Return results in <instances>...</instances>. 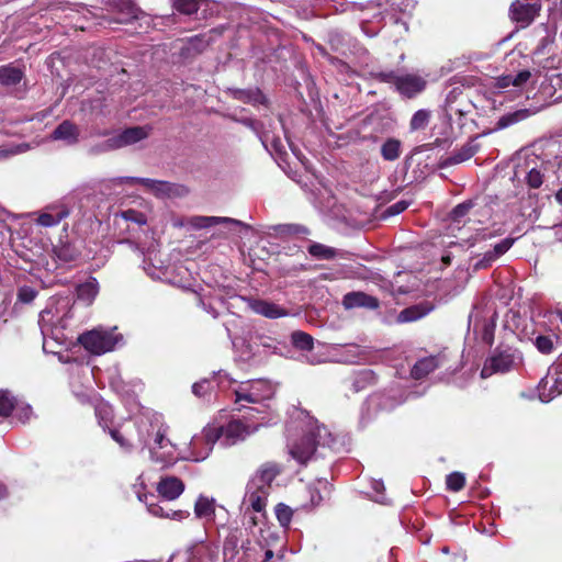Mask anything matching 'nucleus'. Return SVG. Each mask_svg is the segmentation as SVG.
I'll return each instance as SVG.
<instances>
[{"instance_id": "a19ab883", "label": "nucleus", "mask_w": 562, "mask_h": 562, "mask_svg": "<svg viewBox=\"0 0 562 562\" xmlns=\"http://www.w3.org/2000/svg\"><path fill=\"white\" fill-rule=\"evenodd\" d=\"M291 340L301 350H311L313 348V337L304 331H294L291 335Z\"/></svg>"}, {"instance_id": "37998d69", "label": "nucleus", "mask_w": 562, "mask_h": 562, "mask_svg": "<svg viewBox=\"0 0 562 562\" xmlns=\"http://www.w3.org/2000/svg\"><path fill=\"white\" fill-rule=\"evenodd\" d=\"M172 7L176 11L191 15L196 13L199 10V1L198 0H173Z\"/></svg>"}, {"instance_id": "423d86ee", "label": "nucleus", "mask_w": 562, "mask_h": 562, "mask_svg": "<svg viewBox=\"0 0 562 562\" xmlns=\"http://www.w3.org/2000/svg\"><path fill=\"white\" fill-rule=\"evenodd\" d=\"M522 364V355L514 348L496 349L484 362L481 370L483 379L496 373H506Z\"/></svg>"}, {"instance_id": "39448f33", "label": "nucleus", "mask_w": 562, "mask_h": 562, "mask_svg": "<svg viewBox=\"0 0 562 562\" xmlns=\"http://www.w3.org/2000/svg\"><path fill=\"white\" fill-rule=\"evenodd\" d=\"M122 340V335L116 334L115 328L106 329L103 327L86 331L78 337V341L86 350L98 356L114 350Z\"/></svg>"}, {"instance_id": "dca6fc26", "label": "nucleus", "mask_w": 562, "mask_h": 562, "mask_svg": "<svg viewBox=\"0 0 562 562\" xmlns=\"http://www.w3.org/2000/svg\"><path fill=\"white\" fill-rule=\"evenodd\" d=\"M186 554V562H217L218 548L203 539L190 544Z\"/></svg>"}, {"instance_id": "f3484780", "label": "nucleus", "mask_w": 562, "mask_h": 562, "mask_svg": "<svg viewBox=\"0 0 562 562\" xmlns=\"http://www.w3.org/2000/svg\"><path fill=\"white\" fill-rule=\"evenodd\" d=\"M43 312H49L54 317L53 326L67 325L71 318V307L68 297L52 299Z\"/></svg>"}, {"instance_id": "de8ad7c7", "label": "nucleus", "mask_w": 562, "mask_h": 562, "mask_svg": "<svg viewBox=\"0 0 562 562\" xmlns=\"http://www.w3.org/2000/svg\"><path fill=\"white\" fill-rule=\"evenodd\" d=\"M214 33H216V31L212 30L209 33L200 34L194 37H191L190 38L191 46L198 50H203L213 41L212 34H214Z\"/></svg>"}, {"instance_id": "69168bd1", "label": "nucleus", "mask_w": 562, "mask_h": 562, "mask_svg": "<svg viewBox=\"0 0 562 562\" xmlns=\"http://www.w3.org/2000/svg\"><path fill=\"white\" fill-rule=\"evenodd\" d=\"M372 488L376 492V493H382L384 491V484L382 481H373L372 483Z\"/></svg>"}, {"instance_id": "20e7f679", "label": "nucleus", "mask_w": 562, "mask_h": 562, "mask_svg": "<svg viewBox=\"0 0 562 562\" xmlns=\"http://www.w3.org/2000/svg\"><path fill=\"white\" fill-rule=\"evenodd\" d=\"M279 473L280 469L274 463H265L256 471L246 486L243 501L246 510L263 513L272 490V482Z\"/></svg>"}, {"instance_id": "4c0bfd02", "label": "nucleus", "mask_w": 562, "mask_h": 562, "mask_svg": "<svg viewBox=\"0 0 562 562\" xmlns=\"http://www.w3.org/2000/svg\"><path fill=\"white\" fill-rule=\"evenodd\" d=\"M274 514L280 526L283 529H288L293 518L294 510L284 503H279L274 507Z\"/></svg>"}, {"instance_id": "c03bdc74", "label": "nucleus", "mask_w": 562, "mask_h": 562, "mask_svg": "<svg viewBox=\"0 0 562 562\" xmlns=\"http://www.w3.org/2000/svg\"><path fill=\"white\" fill-rule=\"evenodd\" d=\"M430 114L426 110H418L414 113L411 119L409 127L412 131H418L426 127L428 124Z\"/></svg>"}, {"instance_id": "7c9ffc66", "label": "nucleus", "mask_w": 562, "mask_h": 562, "mask_svg": "<svg viewBox=\"0 0 562 562\" xmlns=\"http://www.w3.org/2000/svg\"><path fill=\"white\" fill-rule=\"evenodd\" d=\"M335 357L338 362L356 363L361 357V348L356 344L344 345L335 348Z\"/></svg>"}, {"instance_id": "8fccbe9b", "label": "nucleus", "mask_w": 562, "mask_h": 562, "mask_svg": "<svg viewBox=\"0 0 562 562\" xmlns=\"http://www.w3.org/2000/svg\"><path fill=\"white\" fill-rule=\"evenodd\" d=\"M527 184L532 189H538L543 183V173L537 168H532L526 176Z\"/></svg>"}, {"instance_id": "2eb2a0df", "label": "nucleus", "mask_w": 562, "mask_h": 562, "mask_svg": "<svg viewBox=\"0 0 562 562\" xmlns=\"http://www.w3.org/2000/svg\"><path fill=\"white\" fill-rule=\"evenodd\" d=\"M149 126H134L124 130L120 134L109 138L104 146L106 149H117L136 144L149 136Z\"/></svg>"}, {"instance_id": "473e14b6", "label": "nucleus", "mask_w": 562, "mask_h": 562, "mask_svg": "<svg viewBox=\"0 0 562 562\" xmlns=\"http://www.w3.org/2000/svg\"><path fill=\"white\" fill-rule=\"evenodd\" d=\"M233 95L236 100L250 104H262L266 101L259 89H237L233 92Z\"/></svg>"}, {"instance_id": "412c9836", "label": "nucleus", "mask_w": 562, "mask_h": 562, "mask_svg": "<svg viewBox=\"0 0 562 562\" xmlns=\"http://www.w3.org/2000/svg\"><path fill=\"white\" fill-rule=\"evenodd\" d=\"M342 305L347 310L356 307L375 310L379 307V301L376 297L363 292H350L344 295Z\"/></svg>"}, {"instance_id": "f257e3e1", "label": "nucleus", "mask_w": 562, "mask_h": 562, "mask_svg": "<svg viewBox=\"0 0 562 562\" xmlns=\"http://www.w3.org/2000/svg\"><path fill=\"white\" fill-rule=\"evenodd\" d=\"M294 420L288 425V450L300 464L305 465L317 447L333 448L335 438L325 425H319L305 411L295 409Z\"/></svg>"}, {"instance_id": "bb28decb", "label": "nucleus", "mask_w": 562, "mask_h": 562, "mask_svg": "<svg viewBox=\"0 0 562 562\" xmlns=\"http://www.w3.org/2000/svg\"><path fill=\"white\" fill-rule=\"evenodd\" d=\"M536 113H537V111L531 110V109H519L514 112L506 113L497 120L494 130L501 131V130L507 128L516 123L527 120L528 117H530L531 115H533Z\"/></svg>"}, {"instance_id": "a878e982", "label": "nucleus", "mask_w": 562, "mask_h": 562, "mask_svg": "<svg viewBox=\"0 0 562 562\" xmlns=\"http://www.w3.org/2000/svg\"><path fill=\"white\" fill-rule=\"evenodd\" d=\"M77 299L86 305L92 304L99 293V282L95 278H88L76 288Z\"/></svg>"}, {"instance_id": "680f3d73", "label": "nucleus", "mask_w": 562, "mask_h": 562, "mask_svg": "<svg viewBox=\"0 0 562 562\" xmlns=\"http://www.w3.org/2000/svg\"><path fill=\"white\" fill-rule=\"evenodd\" d=\"M496 259L497 257L488 250L475 262L474 267L479 269L491 267Z\"/></svg>"}, {"instance_id": "052dcab7", "label": "nucleus", "mask_w": 562, "mask_h": 562, "mask_svg": "<svg viewBox=\"0 0 562 562\" xmlns=\"http://www.w3.org/2000/svg\"><path fill=\"white\" fill-rule=\"evenodd\" d=\"M409 206V202L407 201H397L396 203L390 205L385 211V216H395L404 212Z\"/></svg>"}, {"instance_id": "0e129e2a", "label": "nucleus", "mask_w": 562, "mask_h": 562, "mask_svg": "<svg viewBox=\"0 0 562 562\" xmlns=\"http://www.w3.org/2000/svg\"><path fill=\"white\" fill-rule=\"evenodd\" d=\"M311 502L314 506L318 505L322 501V496L319 495L318 492L314 491V490H311Z\"/></svg>"}, {"instance_id": "a211bd4d", "label": "nucleus", "mask_w": 562, "mask_h": 562, "mask_svg": "<svg viewBox=\"0 0 562 562\" xmlns=\"http://www.w3.org/2000/svg\"><path fill=\"white\" fill-rule=\"evenodd\" d=\"M244 301L254 313L268 318H279L288 315L285 310L266 300L246 297Z\"/></svg>"}, {"instance_id": "79ce46f5", "label": "nucleus", "mask_w": 562, "mask_h": 562, "mask_svg": "<svg viewBox=\"0 0 562 562\" xmlns=\"http://www.w3.org/2000/svg\"><path fill=\"white\" fill-rule=\"evenodd\" d=\"M480 325L482 326V333H474V336L477 337L480 336L481 340L487 345H492L493 342V339H494V324L493 322H490V321H483L482 323H480ZM477 326L479 324L475 323L474 324V331H477Z\"/></svg>"}, {"instance_id": "2f4dec72", "label": "nucleus", "mask_w": 562, "mask_h": 562, "mask_svg": "<svg viewBox=\"0 0 562 562\" xmlns=\"http://www.w3.org/2000/svg\"><path fill=\"white\" fill-rule=\"evenodd\" d=\"M402 154V142L394 137H389L381 146V156L386 161H394Z\"/></svg>"}, {"instance_id": "f03ea898", "label": "nucleus", "mask_w": 562, "mask_h": 562, "mask_svg": "<svg viewBox=\"0 0 562 562\" xmlns=\"http://www.w3.org/2000/svg\"><path fill=\"white\" fill-rule=\"evenodd\" d=\"M214 380L221 390L232 389L234 401L240 406L238 409H247L245 416L247 419L265 416L267 420L270 419V424L274 423V418L270 416L268 405L265 403L273 396L276 391L269 381L257 379L237 383L223 371L217 372Z\"/></svg>"}, {"instance_id": "4be33fe9", "label": "nucleus", "mask_w": 562, "mask_h": 562, "mask_svg": "<svg viewBox=\"0 0 562 562\" xmlns=\"http://www.w3.org/2000/svg\"><path fill=\"white\" fill-rule=\"evenodd\" d=\"M216 502L213 497L200 495L194 504V515L205 524L213 522L216 514Z\"/></svg>"}, {"instance_id": "9b49d317", "label": "nucleus", "mask_w": 562, "mask_h": 562, "mask_svg": "<svg viewBox=\"0 0 562 562\" xmlns=\"http://www.w3.org/2000/svg\"><path fill=\"white\" fill-rule=\"evenodd\" d=\"M134 492L138 498L139 502L144 503L147 507V510L150 515L158 517V518H168L172 520H183L190 516V513L188 510H172V509H166L160 504H158L157 496L154 494H147L142 492L143 483H137L133 486Z\"/></svg>"}, {"instance_id": "ddd939ff", "label": "nucleus", "mask_w": 562, "mask_h": 562, "mask_svg": "<svg viewBox=\"0 0 562 562\" xmlns=\"http://www.w3.org/2000/svg\"><path fill=\"white\" fill-rule=\"evenodd\" d=\"M70 200L71 198L67 195L58 202L47 205L41 213H38L35 220L36 224L43 227L57 226L70 214Z\"/></svg>"}, {"instance_id": "6ab92c4d", "label": "nucleus", "mask_w": 562, "mask_h": 562, "mask_svg": "<svg viewBox=\"0 0 562 562\" xmlns=\"http://www.w3.org/2000/svg\"><path fill=\"white\" fill-rule=\"evenodd\" d=\"M445 357L441 355L429 356L419 359L412 368L411 375L415 380H420L438 368L443 367Z\"/></svg>"}, {"instance_id": "a18cd8bd", "label": "nucleus", "mask_w": 562, "mask_h": 562, "mask_svg": "<svg viewBox=\"0 0 562 562\" xmlns=\"http://www.w3.org/2000/svg\"><path fill=\"white\" fill-rule=\"evenodd\" d=\"M465 476L461 472H452L446 479V485L449 491L459 492L464 487Z\"/></svg>"}, {"instance_id": "6e6552de", "label": "nucleus", "mask_w": 562, "mask_h": 562, "mask_svg": "<svg viewBox=\"0 0 562 562\" xmlns=\"http://www.w3.org/2000/svg\"><path fill=\"white\" fill-rule=\"evenodd\" d=\"M53 315L49 312H41L38 325L43 335V349L45 352L58 353L55 347H65L71 345V337L67 335V325L53 326Z\"/></svg>"}, {"instance_id": "5701e85b", "label": "nucleus", "mask_w": 562, "mask_h": 562, "mask_svg": "<svg viewBox=\"0 0 562 562\" xmlns=\"http://www.w3.org/2000/svg\"><path fill=\"white\" fill-rule=\"evenodd\" d=\"M531 72L529 70H521L516 75L508 74L499 76L495 79L494 87L498 90H506L510 87L517 90L521 89L530 79Z\"/></svg>"}, {"instance_id": "1a4fd4ad", "label": "nucleus", "mask_w": 562, "mask_h": 562, "mask_svg": "<svg viewBox=\"0 0 562 562\" xmlns=\"http://www.w3.org/2000/svg\"><path fill=\"white\" fill-rule=\"evenodd\" d=\"M375 79L392 85L401 94L412 98L425 89L426 81L416 75L400 76L394 70L379 71Z\"/></svg>"}, {"instance_id": "c756f323", "label": "nucleus", "mask_w": 562, "mask_h": 562, "mask_svg": "<svg viewBox=\"0 0 562 562\" xmlns=\"http://www.w3.org/2000/svg\"><path fill=\"white\" fill-rule=\"evenodd\" d=\"M227 223L233 225H241V222L231 217L218 216H192L189 224L196 229L207 228L217 224Z\"/></svg>"}, {"instance_id": "f704fd0d", "label": "nucleus", "mask_w": 562, "mask_h": 562, "mask_svg": "<svg viewBox=\"0 0 562 562\" xmlns=\"http://www.w3.org/2000/svg\"><path fill=\"white\" fill-rule=\"evenodd\" d=\"M56 258L63 263H70L79 257V251L70 244H60L54 248Z\"/></svg>"}, {"instance_id": "3c124183", "label": "nucleus", "mask_w": 562, "mask_h": 562, "mask_svg": "<svg viewBox=\"0 0 562 562\" xmlns=\"http://www.w3.org/2000/svg\"><path fill=\"white\" fill-rule=\"evenodd\" d=\"M473 207L472 201H465L463 203L458 204L451 212V218L454 222H461V220L469 213V211Z\"/></svg>"}, {"instance_id": "603ef678", "label": "nucleus", "mask_w": 562, "mask_h": 562, "mask_svg": "<svg viewBox=\"0 0 562 562\" xmlns=\"http://www.w3.org/2000/svg\"><path fill=\"white\" fill-rule=\"evenodd\" d=\"M562 393V379H555L553 385L550 389L549 394L544 392L539 393V398L543 403L550 402L553 397Z\"/></svg>"}, {"instance_id": "bf43d9fd", "label": "nucleus", "mask_w": 562, "mask_h": 562, "mask_svg": "<svg viewBox=\"0 0 562 562\" xmlns=\"http://www.w3.org/2000/svg\"><path fill=\"white\" fill-rule=\"evenodd\" d=\"M212 389V381L204 379L192 385V392L194 395L201 397L204 396Z\"/></svg>"}, {"instance_id": "4d7b16f0", "label": "nucleus", "mask_w": 562, "mask_h": 562, "mask_svg": "<svg viewBox=\"0 0 562 562\" xmlns=\"http://www.w3.org/2000/svg\"><path fill=\"white\" fill-rule=\"evenodd\" d=\"M109 434L112 437V439L116 441L125 452L132 451V443L128 440H126L117 429L112 428L109 430Z\"/></svg>"}, {"instance_id": "0eeeda50", "label": "nucleus", "mask_w": 562, "mask_h": 562, "mask_svg": "<svg viewBox=\"0 0 562 562\" xmlns=\"http://www.w3.org/2000/svg\"><path fill=\"white\" fill-rule=\"evenodd\" d=\"M250 424H244L241 420H232L225 426L216 427L218 440L222 446L228 447L245 440L250 434L255 432L260 426L270 425V419L265 416L249 419Z\"/></svg>"}, {"instance_id": "4468645a", "label": "nucleus", "mask_w": 562, "mask_h": 562, "mask_svg": "<svg viewBox=\"0 0 562 562\" xmlns=\"http://www.w3.org/2000/svg\"><path fill=\"white\" fill-rule=\"evenodd\" d=\"M541 4L537 0H516L512 3L509 15L521 27L528 26L539 14Z\"/></svg>"}, {"instance_id": "ea45409f", "label": "nucleus", "mask_w": 562, "mask_h": 562, "mask_svg": "<svg viewBox=\"0 0 562 562\" xmlns=\"http://www.w3.org/2000/svg\"><path fill=\"white\" fill-rule=\"evenodd\" d=\"M14 398L7 391H0V422L9 417L14 411Z\"/></svg>"}, {"instance_id": "72a5a7b5", "label": "nucleus", "mask_w": 562, "mask_h": 562, "mask_svg": "<svg viewBox=\"0 0 562 562\" xmlns=\"http://www.w3.org/2000/svg\"><path fill=\"white\" fill-rule=\"evenodd\" d=\"M22 71L20 68L7 65L0 67V83L4 86H13L21 81Z\"/></svg>"}, {"instance_id": "cd10ccee", "label": "nucleus", "mask_w": 562, "mask_h": 562, "mask_svg": "<svg viewBox=\"0 0 562 562\" xmlns=\"http://www.w3.org/2000/svg\"><path fill=\"white\" fill-rule=\"evenodd\" d=\"M79 131L78 127L69 122L64 121L53 132L52 137L56 140H64L68 145L76 144L78 142Z\"/></svg>"}, {"instance_id": "393cba45", "label": "nucleus", "mask_w": 562, "mask_h": 562, "mask_svg": "<svg viewBox=\"0 0 562 562\" xmlns=\"http://www.w3.org/2000/svg\"><path fill=\"white\" fill-rule=\"evenodd\" d=\"M273 551L257 543L244 549L238 562H271Z\"/></svg>"}, {"instance_id": "e2e57ef3", "label": "nucleus", "mask_w": 562, "mask_h": 562, "mask_svg": "<svg viewBox=\"0 0 562 562\" xmlns=\"http://www.w3.org/2000/svg\"><path fill=\"white\" fill-rule=\"evenodd\" d=\"M285 227H286V232L291 233V234H296V235L310 234L308 228L303 225L291 224V225H286Z\"/></svg>"}, {"instance_id": "9d476101", "label": "nucleus", "mask_w": 562, "mask_h": 562, "mask_svg": "<svg viewBox=\"0 0 562 562\" xmlns=\"http://www.w3.org/2000/svg\"><path fill=\"white\" fill-rule=\"evenodd\" d=\"M218 435L215 426L207 425L200 434L192 437L188 454L182 456V459L194 462L205 460L213 450L215 442L218 440Z\"/></svg>"}, {"instance_id": "09e8293b", "label": "nucleus", "mask_w": 562, "mask_h": 562, "mask_svg": "<svg viewBox=\"0 0 562 562\" xmlns=\"http://www.w3.org/2000/svg\"><path fill=\"white\" fill-rule=\"evenodd\" d=\"M18 301L24 304H29L34 301L37 295V291L30 285H23L18 289Z\"/></svg>"}, {"instance_id": "864d4df0", "label": "nucleus", "mask_w": 562, "mask_h": 562, "mask_svg": "<svg viewBox=\"0 0 562 562\" xmlns=\"http://www.w3.org/2000/svg\"><path fill=\"white\" fill-rule=\"evenodd\" d=\"M535 346L541 353H551L553 350V340L548 336H538L535 340Z\"/></svg>"}, {"instance_id": "c9c22d12", "label": "nucleus", "mask_w": 562, "mask_h": 562, "mask_svg": "<svg viewBox=\"0 0 562 562\" xmlns=\"http://www.w3.org/2000/svg\"><path fill=\"white\" fill-rule=\"evenodd\" d=\"M95 416L99 420V424L103 429H111L110 426L112 425L113 419V408L108 403H99L95 406Z\"/></svg>"}, {"instance_id": "5fc2aeb1", "label": "nucleus", "mask_w": 562, "mask_h": 562, "mask_svg": "<svg viewBox=\"0 0 562 562\" xmlns=\"http://www.w3.org/2000/svg\"><path fill=\"white\" fill-rule=\"evenodd\" d=\"M122 217L127 222H134L138 225H144L147 222L146 215L135 211V210H126L122 212Z\"/></svg>"}, {"instance_id": "7ed1b4c3", "label": "nucleus", "mask_w": 562, "mask_h": 562, "mask_svg": "<svg viewBox=\"0 0 562 562\" xmlns=\"http://www.w3.org/2000/svg\"><path fill=\"white\" fill-rule=\"evenodd\" d=\"M138 442L149 451L150 460L162 468L176 459V445L166 437V428L159 416H139L135 420Z\"/></svg>"}, {"instance_id": "774afa93", "label": "nucleus", "mask_w": 562, "mask_h": 562, "mask_svg": "<svg viewBox=\"0 0 562 562\" xmlns=\"http://www.w3.org/2000/svg\"><path fill=\"white\" fill-rule=\"evenodd\" d=\"M555 239L562 243V226L554 227Z\"/></svg>"}, {"instance_id": "f8f14e48", "label": "nucleus", "mask_w": 562, "mask_h": 562, "mask_svg": "<svg viewBox=\"0 0 562 562\" xmlns=\"http://www.w3.org/2000/svg\"><path fill=\"white\" fill-rule=\"evenodd\" d=\"M127 182L139 183L157 198L179 196L187 192L183 186H178L168 181L155 180L149 178H124Z\"/></svg>"}, {"instance_id": "aec40b11", "label": "nucleus", "mask_w": 562, "mask_h": 562, "mask_svg": "<svg viewBox=\"0 0 562 562\" xmlns=\"http://www.w3.org/2000/svg\"><path fill=\"white\" fill-rule=\"evenodd\" d=\"M183 491V482L176 476L162 477L157 485V492L166 501H173L178 498Z\"/></svg>"}, {"instance_id": "e433bc0d", "label": "nucleus", "mask_w": 562, "mask_h": 562, "mask_svg": "<svg viewBox=\"0 0 562 562\" xmlns=\"http://www.w3.org/2000/svg\"><path fill=\"white\" fill-rule=\"evenodd\" d=\"M429 310H425L422 306L415 305L407 308H404L397 315L398 323H409L415 322L428 313Z\"/></svg>"}, {"instance_id": "c85d7f7f", "label": "nucleus", "mask_w": 562, "mask_h": 562, "mask_svg": "<svg viewBox=\"0 0 562 562\" xmlns=\"http://www.w3.org/2000/svg\"><path fill=\"white\" fill-rule=\"evenodd\" d=\"M308 254L317 260H333L338 256H341V251L334 247L311 241L307 246Z\"/></svg>"}, {"instance_id": "13d9d810", "label": "nucleus", "mask_w": 562, "mask_h": 562, "mask_svg": "<svg viewBox=\"0 0 562 562\" xmlns=\"http://www.w3.org/2000/svg\"><path fill=\"white\" fill-rule=\"evenodd\" d=\"M14 417H16L21 423H25L30 419L32 415V407L30 405H16L14 403Z\"/></svg>"}, {"instance_id": "b1692460", "label": "nucleus", "mask_w": 562, "mask_h": 562, "mask_svg": "<svg viewBox=\"0 0 562 562\" xmlns=\"http://www.w3.org/2000/svg\"><path fill=\"white\" fill-rule=\"evenodd\" d=\"M477 150V146L472 142L464 144L461 148L457 149L449 157L443 158L440 161V167L447 168L453 165L461 164L472 158Z\"/></svg>"}, {"instance_id": "58836bf2", "label": "nucleus", "mask_w": 562, "mask_h": 562, "mask_svg": "<svg viewBox=\"0 0 562 562\" xmlns=\"http://www.w3.org/2000/svg\"><path fill=\"white\" fill-rule=\"evenodd\" d=\"M401 401H396L395 398L386 395H372L369 398V405L379 407L380 409L390 411L393 409L396 405H398Z\"/></svg>"}, {"instance_id": "6e6d98bb", "label": "nucleus", "mask_w": 562, "mask_h": 562, "mask_svg": "<svg viewBox=\"0 0 562 562\" xmlns=\"http://www.w3.org/2000/svg\"><path fill=\"white\" fill-rule=\"evenodd\" d=\"M515 239L514 238H505L497 243L493 249L491 250L497 258L503 256L505 252H507L512 246L514 245Z\"/></svg>"}, {"instance_id": "338daca9", "label": "nucleus", "mask_w": 562, "mask_h": 562, "mask_svg": "<svg viewBox=\"0 0 562 562\" xmlns=\"http://www.w3.org/2000/svg\"><path fill=\"white\" fill-rule=\"evenodd\" d=\"M553 370L557 374H562V357L553 364Z\"/></svg>"}, {"instance_id": "49530a36", "label": "nucleus", "mask_w": 562, "mask_h": 562, "mask_svg": "<svg viewBox=\"0 0 562 562\" xmlns=\"http://www.w3.org/2000/svg\"><path fill=\"white\" fill-rule=\"evenodd\" d=\"M374 382V373L371 370H363L357 374L352 382L353 390L359 392L364 389L367 384Z\"/></svg>"}]
</instances>
